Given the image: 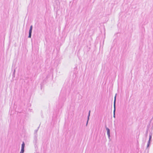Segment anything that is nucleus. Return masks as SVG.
<instances>
[{"instance_id":"nucleus-1","label":"nucleus","mask_w":153,"mask_h":153,"mask_svg":"<svg viewBox=\"0 0 153 153\" xmlns=\"http://www.w3.org/2000/svg\"><path fill=\"white\" fill-rule=\"evenodd\" d=\"M33 25H31L30 28V29L29 30V35L28 36V38H31V35H32V31L33 30Z\"/></svg>"},{"instance_id":"nucleus-2","label":"nucleus","mask_w":153,"mask_h":153,"mask_svg":"<svg viewBox=\"0 0 153 153\" xmlns=\"http://www.w3.org/2000/svg\"><path fill=\"white\" fill-rule=\"evenodd\" d=\"M34 140L33 141V143H34V145H36V144L37 143V136H36V135H35L34 136Z\"/></svg>"},{"instance_id":"nucleus-3","label":"nucleus","mask_w":153,"mask_h":153,"mask_svg":"<svg viewBox=\"0 0 153 153\" xmlns=\"http://www.w3.org/2000/svg\"><path fill=\"white\" fill-rule=\"evenodd\" d=\"M106 130H107V134L109 138V137H110V130L108 128H106Z\"/></svg>"},{"instance_id":"nucleus-4","label":"nucleus","mask_w":153,"mask_h":153,"mask_svg":"<svg viewBox=\"0 0 153 153\" xmlns=\"http://www.w3.org/2000/svg\"><path fill=\"white\" fill-rule=\"evenodd\" d=\"M15 72H16V69H14L13 70V74H12V79H13L15 77Z\"/></svg>"},{"instance_id":"nucleus-5","label":"nucleus","mask_w":153,"mask_h":153,"mask_svg":"<svg viewBox=\"0 0 153 153\" xmlns=\"http://www.w3.org/2000/svg\"><path fill=\"white\" fill-rule=\"evenodd\" d=\"M25 147V143L24 142H23L22 144L21 148H23V149H24Z\"/></svg>"},{"instance_id":"nucleus-6","label":"nucleus","mask_w":153,"mask_h":153,"mask_svg":"<svg viewBox=\"0 0 153 153\" xmlns=\"http://www.w3.org/2000/svg\"><path fill=\"white\" fill-rule=\"evenodd\" d=\"M90 113H91V110H89L88 112V113L87 117V119H88V120H89V117L90 116Z\"/></svg>"},{"instance_id":"nucleus-7","label":"nucleus","mask_w":153,"mask_h":153,"mask_svg":"<svg viewBox=\"0 0 153 153\" xmlns=\"http://www.w3.org/2000/svg\"><path fill=\"white\" fill-rule=\"evenodd\" d=\"M25 149H24L21 148V151L20 153H24Z\"/></svg>"},{"instance_id":"nucleus-8","label":"nucleus","mask_w":153,"mask_h":153,"mask_svg":"<svg viewBox=\"0 0 153 153\" xmlns=\"http://www.w3.org/2000/svg\"><path fill=\"white\" fill-rule=\"evenodd\" d=\"M44 82V81L42 82L41 84H40V86H41V89H42V88L43 85L44 84L43 83Z\"/></svg>"},{"instance_id":"nucleus-9","label":"nucleus","mask_w":153,"mask_h":153,"mask_svg":"<svg viewBox=\"0 0 153 153\" xmlns=\"http://www.w3.org/2000/svg\"><path fill=\"white\" fill-rule=\"evenodd\" d=\"M39 126L38 127V129L37 130H35V133H37V131L38 130V129H39Z\"/></svg>"},{"instance_id":"nucleus-10","label":"nucleus","mask_w":153,"mask_h":153,"mask_svg":"<svg viewBox=\"0 0 153 153\" xmlns=\"http://www.w3.org/2000/svg\"><path fill=\"white\" fill-rule=\"evenodd\" d=\"M89 120H88V119H87V121L86 123V126H87V125H88V122Z\"/></svg>"},{"instance_id":"nucleus-11","label":"nucleus","mask_w":153,"mask_h":153,"mask_svg":"<svg viewBox=\"0 0 153 153\" xmlns=\"http://www.w3.org/2000/svg\"><path fill=\"white\" fill-rule=\"evenodd\" d=\"M116 101V96L114 98V106H115V102Z\"/></svg>"},{"instance_id":"nucleus-12","label":"nucleus","mask_w":153,"mask_h":153,"mask_svg":"<svg viewBox=\"0 0 153 153\" xmlns=\"http://www.w3.org/2000/svg\"><path fill=\"white\" fill-rule=\"evenodd\" d=\"M151 136H150V137H149V140H150L151 139Z\"/></svg>"},{"instance_id":"nucleus-13","label":"nucleus","mask_w":153,"mask_h":153,"mask_svg":"<svg viewBox=\"0 0 153 153\" xmlns=\"http://www.w3.org/2000/svg\"><path fill=\"white\" fill-rule=\"evenodd\" d=\"M104 35L105 37V32H104Z\"/></svg>"},{"instance_id":"nucleus-14","label":"nucleus","mask_w":153,"mask_h":153,"mask_svg":"<svg viewBox=\"0 0 153 153\" xmlns=\"http://www.w3.org/2000/svg\"><path fill=\"white\" fill-rule=\"evenodd\" d=\"M114 112H115V109L114 110Z\"/></svg>"},{"instance_id":"nucleus-15","label":"nucleus","mask_w":153,"mask_h":153,"mask_svg":"<svg viewBox=\"0 0 153 153\" xmlns=\"http://www.w3.org/2000/svg\"><path fill=\"white\" fill-rule=\"evenodd\" d=\"M104 135H105V133H104Z\"/></svg>"},{"instance_id":"nucleus-16","label":"nucleus","mask_w":153,"mask_h":153,"mask_svg":"<svg viewBox=\"0 0 153 153\" xmlns=\"http://www.w3.org/2000/svg\"><path fill=\"white\" fill-rule=\"evenodd\" d=\"M105 85V83L104 84V85Z\"/></svg>"},{"instance_id":"nucleus-17","label":"nucleus","mask_w":153,"mask_h":153,"mask_svg":"<svg viewBox=\"0 0 153 153\" xmlns=\"http://www.w3.org/2000/svg\"><path fill=\"white\" fill-rule=\"evenodd\" d=\"M104 31H105V29H104Z\"/></svg>"}]
</instances>
